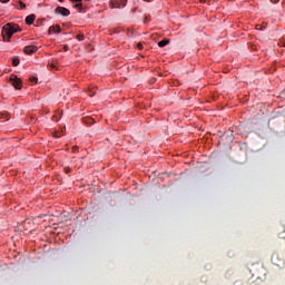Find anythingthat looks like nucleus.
Returning a JSON list of instances; mask_svg holds the SVG:
<instances>
[{
	"instance_id": "nucleus-1",
	"label": "nucleus",
	"mask_w": 285,
	"mask_h": 285,
	"mask_svg": "<svg viewBox=\"0 0 285 285\" xmlns=\"http://www.w3.org/2000/svg\"><path fill=\"white\" fill-rule=\"evenodd\" d=\"M16 32H21V27L19 24L9 22L2 27V38L4 41H10L12 39V35Z\"/></svg>"
},
{
	"instance_id": "nucleus-2",
	"label": "nucleus",
	"mask_w": 285,
	"mask_h": 285,
	"mask_svg": "<svg viewBox=\"0 0 285 285\" xmlns=\"http://www.w3.org/2000/svg\"><path fill=\"white\" fill-rule=\"evenodd\" d=\"M9 81L11 83V86H13V88H16V90H21V79L14 75H12L9 78Z\"/></svg>"
},
{
	"instance_id": "nucleus-3",
	"label": "nucleus",
	"mask_w": 285,
	"mask_h": 285,
	"mask_svg": "<svg viewBox=\"0 0 285 285\" xmlns=\"http://www.w3.org/2000/svg\"><path fill=\"white\" fill-rule=\"evenodd\" d=\"M126 3H128V0H111L110 6L111 8H126Z\"/></svg>"
},
{
	"instance_id": "nucleus-4",
	"label": "nucleus",
	"mask_w": 285,
	"mask_h": 285,
	"mask_svg": "<svg viewBox=\"0 0 285 285\" xmlns=\"http://www.w3.org/2000/svg\"><path fill=\"white\" fill-rule=\"evenodd\" d=\"M55 14H61V17H70V10L66 7H57L55 9Z\"/></svg>"
},
{
	"instance_id": "nucleus-5",
	"label": "nucleus",
	"mask_w": 285,
	"mask_h": 285,
	"mask_svg": "<svg viewBox=\"0 0 285 285\" xmlns=\"http://www.w3.org/2000/svg\"><path fill=\"white\" fill-rule=\"evenodd\" d=\"M37 50H39V48L37 46H27L23 48V53L24 55H35V52H37Z\"/></svg>"
},
{
	"instance_id": "nucleus-6",
	"label": "nucleus",
	"mask_w": 285,
	"mask_h": 285,
	"mask_svg": "<svg viewBox=\"0 0 285 285\" xmlns=\"http://www.w3.org/2000/svg\"><path fill=\"white\" fill-rule=\"evenodd\" d=\"M35 19H37V16H35L33 13L27 16L26 18L27 26H32V23H35Z\"/></svg>"
},
{
	"instance_id": "nucleus-7",
	"label": "nucleus",
	"mask_w": 285,
	"mask_h": 285,
	"mask_svg": "<svg viewBox=\"0 0 285 285\" xmlns=\"http://www.w3.org/2000/svg\"><path fill=\"white\" fill-rule=\"evenodd\" d=\"M52 32H56L57 35H59V32H61V27L59 24L51 26L49 28V35H52Z\"/></svg>"
},
{
	"instance_id": "nucleus-8",
	"label": "nucleus",
	"mask_w": 285,
	"mask_h": 285,
	"mask_svg": "<svg viewBox=\"0 0 285 285\" xmlns=\"http://www.w3.org/2000/svg\"><path fill=\"white\" fill-rule=\"evenodd\" d=\"M168 43H170V40L165 39L158 42L159 48H166V46H168Z\"/></svg>"
},
{
	"instance_id": "nucleus-9",
	"label": "nucleus",
	"mask_w": 285,
	"mask_h": 285,
	"mask_svg": "<svg viewBox=\"0 0 285 285\" xmlns=\"http://www.w3.org/2000/svg\"><path fill=\"white\" fill-rule=\"evenodd\" d=\"M19 63H21V60L19 59V57H14L12 59V66L17 67V66H19Z\"/></svg>"
},
{
	"instance_id": "nucleus-10",
	"label": "nucleus",
	"mask_w": 285,
	"mask_h": 285,
	"mask_svg": "<svg viewBox=\"0 0 285 285\" xmlns=\"http://www.w3.org/2000/svg\"><path fill=\"white\" fill-rule=\"evenodd\" d=\"M0 119H6V121H8L10 119V115L0 112Z\"/></svg>"
},
{
	"instance_id": "nucleus-11",
	"label": "nucleus",
	"mask_w": 285,
	"mask_h": 285,
	"mask_svg": "<svg viewBox=\"0 0 285 285\" xmlns=\"http://www.w3.org/2000/svg\"><path fill=\"white\" fill-rule=\"evenodd\" d=\"M29 80L32 82V83H37V81H39V78L32 76L29 78Z\"/></svg>"
},
{
	"instance_id": "nucleus-12",
	"label": "nucleus",
	"mask_w": 285,
	"mask_h": 285,
	"mask_svg": "<svg viewBox=\"0 0 285 285\" xmlns=\"http://www.w3.org/2000/svg\"><path fill=\"white\" fill-rule=\"evenodd\" d=\"M19 6L21 8V10H26V3H23V1H19Z\"/></svg>"
},
{
	"instance_id": "nucleus-13",
	"label": "nucleus",
	"mask_w": 285,
	"mask_h": 285,
	"mask_svg": "<svg viewBox=\"0 0 285 285\" xmlns=\"http://www.w3.org/2000/svg\"><path fill=\"white\" fill-rule=\"evenodd\" d=\"M78 41H83V33L77 36Z\"/></svg>"
},
{
	"instance_id": "nucleus-14",
	"label": "nucleus",
	"mask_w": 285,
	"mask_h": 285,
	"mask_svg": "<svg viewBox=\"0 0 285 285\" xmlns=\"http://www.w3.org/2000/svg\"><path fill=\"white\" fill-rule=\"evenodd\" d=\"M82 7H83V4L81 2L75 4V8H78L79 10H81Z\"/></svg>"
},
{
	"instance_id": "nucleus-15",
	"label": "nucleus",
	"mask_w": 285,
	"mask_h": 285,
	"mask_svg": "<svg viewBox=\"0 0 285 285\" xmlns=\"http://www.w3.org/2000/svg\"><path fill=\"white\" fill-rule=\"evenodd\" d=\"M82 121H85V124H88V122L92 121V118H82Z\"/></svg>"
},
{
	"instance_id": "nucleus-16",
	"label": "nucleus",
	"mask_w": 285,
	"mask_h": 285,
	"mask_svg": "<svg viewBox=\"0 0 285 285\" xmlns=\"http://www.w3.org/2000/svg\"><path fill=\"white\" fill-rule=\"evenodd\" d=\"M137 48H138V50H144V45H142L141 42H139V43L137 45Z\"/></svg>"
},
{
	"instance_id": "nucleus-17",
	"label": "nucleus",
	"mask_w": 285,
	"mask_h": 285,
	"mask_svg": "<svg viewBox=\"0 0 285 285\" xmlns=\"http://www.w3.org/2000/svg\"><path fill=\"white\" fill-rule=\"evenodd\" d=\"M72 169H70V167H65V171L68 174V173H71Z\"/></svg>"
},
{
	"instance_id": "nucleus-18",
	"label": "nucleus",
	"mask_w": 285,
	"mask_h": 285,
	"mask_svg": "<svg viewBox=\"0 0 285 285\" xmlns=\"http://www.w3.org/2000/svg\"><path fill=\"white\" fill-rule=\"evenodd\" d=\"M10 0H0V3H8Z\"/></svg>"
},
{
	"instance_id": "nucleus-19",
	"label": "nucleus",
	"mask_w": 285,
	"mask_h": 285,
	"mask_svg": "<svg viewBox=\"0 0 285 285\" xmlns=\"http://www.w3.org/2000/svg\"><path fill=\"white\" fill-rule=\"evenodd\" d=\"M73 1L75 3H81V0H70Z\"/></svg>"
},
{
	"instance_id": "nucleus-20",
	"label": "nucleus",
	"mask_w": 285,
	"mask_h": 285,
	"mask_svg": "<svg viewBox=\"0 0 285 285\" xmlns=\"http://www.w3.org/2000/svg\"><path fill=\"white\" fill-rule=\"evenodd\" d=\"M273 3H279V0H271Z\"/></svg>"
},
{
	"instance_id": "nucleus-21",
	"label": "nucleus",
	"mask_w": 285,
	"mask_h": 285,
	"mask_svg": "<svg viewBox=\"0 0 285 285\" xmlns=\"http://www.w3.org/2000/svg\"><path fill=\"white\" fill-rule=\"evenodd\" d=\"M89 97H95V94H92V92H89Z\"/></svg>"
},
{
	"instance_id": "nucleus-22",
	"label": "nucleus",
	"mask_w": 285,
	"mask_h": 285,
	"mask_svg": "<svg viewBox=\"0 0 285 285\" xmlns=\"http://www.w3.org/2000/svg\"><path fill=\"white\" fill-rule=\"evenodd\" d=\"M51 68L55 70V69H57V67L55 66V65H51Z\"/></svg>"
},
{
	"instance_id": "nucleus-23",
	"label": "nucleus",
	"mask_w": 285,
	"mask_h": 285,
	"mask_svg": "<svg viewBox=\"0 0 285 285\" xmlns=\"http://www.w3.org/2000/svg\"><path fill=\"white\" fill-rule=\"evenodd\" d=\"M200 1V3H206V0H199Z\"/></svg>"
},
{
	"instance_id": "nucleus-24",
	"label": "nucleus",
	"mask_w": 285,
	"mask_h": 285,
	"mask_svg": "<svg viewBox=\"0 0 285 285\" xmlns=\"http://www.w3.org/2000/svg\"><path fill=\"white\" fill-rule=\"evenodd\" d=\"M60 3H63V0H58Z\"/></svg>"
},
{
	"instance_id": "nucleus-25",
	"label": "nucleus",
	"mask_w": 285,
	"mask_h": 285,
	"mask_svg": "<svg viewBox=\"0 0 285 285\" xmlns=\"http://www.w3.org/2000/svg\"><path fill=\"white\" fill-rule=\"evenodd\" d=\"M145 1H150V0H145Z\"/></svg>"
}]
</instances>
